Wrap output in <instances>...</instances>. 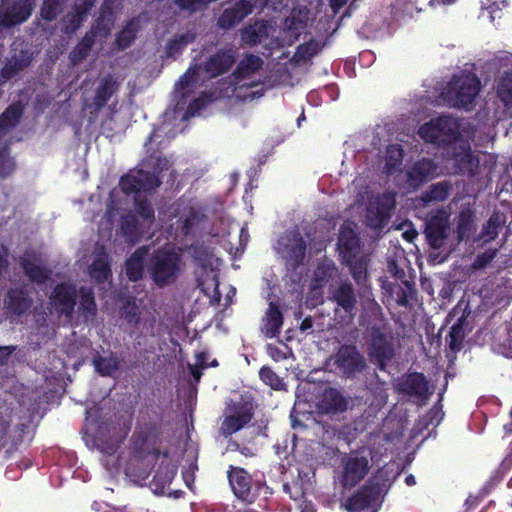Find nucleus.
<instances>
[{"mask_svg":"<svg viewBox=\"0 0 512 512\" xmlns=\"http://www.w3.org/2000/svg\"><path fill=\"white\" fill-rule=\"evenodd\" d=\"M254 416L252 405L237 403L229 409L220 426V434L227 438L243 429L251 422Z\"/></svg>","mask_w":512,"mask_h":512,"instance_id":"ddd939ff","label":"nucleus"},{"mask_svg":"<svg viewBox=\"0 0 512 512\" xmlns=\"http://www.w3.org/2000/svg\"><path fill=\"white\" fill-rule=\"evenodd\" d=\"M404 173L408 188L417 190L438 175V164L431 158L422 157L406 165Z\"/></svg>","mask_w":512,"mask_h":512,"instance_id":"f8f14e48","label":"nucleus"},{"mask_svg":"<svg viewBox=\"0 0 512 512\" xmlns=\"http://www.w3.org/2000/svg\"><path fill=\"white\" fill-rule=\"evenodd\" d=\"M78 290L74 284L60 282L55 285L50 295V302L59 315L71 318L77 304Z\"/></svg>","mask_w":512,"mask_h":512,"instance_id":"4468645a","label":"nucleus"},{"mask_svg":"<svg viewBox=\"0 0 512 512\" xmlns=\"http://www.w3.org/2000/svg\"><path fill=\"white\" fill-rule=\"evenodd\" d=\"M369 471V462L364 456H350L344 463L342 484L344 487H354Z\"/></svg>","mask_w":512,"mask_h":512,"instance_id":"aec40b11","label":"nucleus"},{"mask_svg":"<svg viewBox=\"0 0 512 512\" xmlns=\"http://www.w3.org/2000/svg\"><path fill=\"white\" fill-rule=\"evenodd\" d=\"M368 356L380 371L395 357L394 334L389 323H370L367 327Z\"/></svg>","mask_w":512,"mask_h":512,"instance_id":"f03ea898","label":"nucleus"},{"mask_svg":"<svg viewBox=\"0 0 512 512\" xmlns=\"http://www.w3.org/2000/svg\"><path fill=\"white\" fill-rule=\"evenodd\" d=\"M229 484L235 496L241 501L252 504L260 497L266 500L270 494L269 487L264 481L254 480L243 468L230 465L227 471Z\"/></svg>","mask_w":512,"mask_h":512,"instance_id":"39448f33","label":"nucleus"},{"mask_svg":"<svg viewBox=\"0 0 512 512\" xmlns=\"http://www.w3.org/2000/svg\"><path fill=\"white\" fill-rule=\"evenodd\" d=\"M335 271L336 267L333 263L318 265L314 272L315 282L319 286H323L333 277Z\"/></svg>","mask_w":512,"mask_h":512,"instance_id":"4d7b16f0","label":"nucleus"},{"mask_svg":"<svg viewBox=\"0 0 512 512\" xmlns=\"http://www.w3.org/2000/svg\"><path fill=\"white\" fill-rule=\"evenodd\" d=\"M460 150L452 153V159L454 160L455 172L458 174L474 176L477 173L479 167V158L475 156L468 143H460Z\"/></svg>","mask_w":512,"mask_h":512,"instance_id":"4be33fe9","label":"nucleus"},{"mask_svg":"<svg viewBox=\"0 0 512 512\" xmlns=\"http://www.w3.org/2000/svg\"><path fill=\"white\" fill-rule=\"evenodd\" d=\"M445 130H416L417 134L420 138L435 143L436 139L439 137V134L444 132ZM449 132V135L453 136L454 139L462 136V132L470 135L468 132H475L476 130H446Z\"/></svg>","mask_w":512,"mask_h":512,"instance_id":"864d4df0","label":"nucleus"},{"mask_svg":"<svg viewBox=\"0 0 512 512\" xmlns=\"http://www.w3.org/2000/svg\"><path fill=\"white\" fill-rule=\"evenodd\" d=\"M205 215L197 212L195 210H191L190 213L183 219L182 224V232L184 235H189L192 231L199 226V224L204 220Z\"/></svg>","mask_w":512,"mask_h":512,"instance_id":"6e6d98bb","label":"nucleus"},{"mask_svg":"<svg viewBox=\"0 0 512 512\" xmlns=\"http://www.w3.org/2000/svg\"><path fill=\"white\" fill-rule=\"evenodd\" d=\"M149 253V246L138 247L125 261V274L132 282L143 278L144 262Z\"/></svg>","mask_w":512,"mask_h":512,"instance_id":"a878e982","label":"nucleus"},{"mask_svg":"<svg viewBox=\"0 0 512 512\" xmlns=\"http://www.w3.org/2000/svg\"><path fill=\"white\" fill-rule=\"evenodd\" d=\"M32 5L28 0H18L11 8L7 11L2 19V23L6 27H12L17 24L25 22L31 15Z\"/></svg>","mask_w":512,"mask_h":512,"instance_id":"473e14b6","label":"nucleus"},{"mask_svg":"<svg viewBox=\"0 0 512 512\" xmlns=\"http://www.w3.org/2000/svg\"><path fill=\"white\" fill-rule=\"evenodd\" d=\"M481 89L480 79L473 73L453 75L441 95L451 107L468 108L472 106Z\"/></svg>","mask_w":512,"mask_h":512,"instance_id":"7ed1b4c3","label":"nucleus"},{"mask_svg":"<svg viewBox=\"0 0 512 512\" xmlns=\"http://www.w3.org/2000/svg\"><path fill=\"white\" fill-rule=\"evenodd\" d=\"M162 440V419L153 420L150 416L142 417L131 437V455L133 459L144 461L152 457L154 465L160 456L167 458L168 450L162 451L158 444Z\"/></svg>","mask_w":512,"mask_h":512,"instance_id":"f257e3e1","label":"nucleus"},{"mask_svg":"<svg viewBox=\"0 0 512 512\" xmlns=\"http://www.w3.org/2000/svg\"><path fill=\"white\" fill-rule=\"evenodd\" d=\"M70 0H43L40 8V17L46 22H52L63 13Z\"/></svg>","mask_w":512,"mask_h":512,"instance_id":"37998d69","label":"nucleus"},{"mask_svg":"<svg viewBox=\"0 0 512 512\" xmlns=\"http://www.w3.org/2000/svg\"><path fill=\"white\" fill-rule=\"evenodd\" d=\"M135 193L136 196L134 198V207L136 213L144 220V221H154L155 219V211L151 204V202L147 199L146 196H141Z\"/></svg>","mask_w":512,"mask_h":512,"instance_id":"de8ad7c7","label":"nucleus"},{"mask_svg":"<svg viewBox=\"0 0 512 512\" xmlns=\"http://www.w3.org/2000/svg\"><path fill=\"white\" fill-rule=\"evenodd\" d=\"M369 259L363 253L342 261V264L349 268L350 274L353 280L358 285H362L366 282L368 277L367 267Z\"/></svg>","mask_w":512,"mask_h":512,"instance_id":"c9c22d12","label":"nucleus"},{"mask_svg":"<svg viewBox=\"0 0 512 512\" xmlns=\"http://www.w3.org/2000/svg\"><path fill=\"white\" fill-rule=\"evenodd\" d=\"M170 168L171 163L169 159L159 156L153 165V173L143 169L130 171L120 178L119 185L127 195L137 192H149L161 185L159 175Z\"/></svg>","mask_w":512,"mask_h":512,"instance_id":"20e7f679","label":"nucleus"},{"mask_svg":"<svg viewBox=\"0 0 512 512\" xmlns=\"http://www.w3.org/2000/svg\"><path fill=\"white\" fill-rule=\"evenodd\" d=\"M280 244L281 255L285 262L286 269L295 272L300 266L304 264L307 243L298 229L288 231L282 237Z\"/></svg>","mask_w":512,"mask_h":512,"instance_id":"0eeeda50","label":"nucleus"},{"mask_svg":"<svg viewBox=\"0 0 512 512\" xmlns=\"http://www.w3.org/2000/svg\"><path fill=\"white\" fill-rule=\"evenodd\" d=\"M121 232L126 237H133L138 232V220L135 215H126L121 219Z\"/></svg>","mask_w":512,"mask_h":512,"instance_id":"13d9d810","label":"nucleus"},{"mask_svg":"<svg viewBox=\"0 0 512 512\" xmlns=\"http://www.w3.org/2000/svg\"><path fill=\"white\" fill-rule=\"evenodd\" d=\"M184 47L176 41V39L172 38L168 41L166 45V54L169 57L175 56L176 54H180L183 51Z\"/></svg>","mask_w":512,"mask_h":512,"instance_id":"69168bd1","label":"nucleus"},{"mask_svg":"<svg viewBox=\"0 0 512 512\" xmlns=\"http://www.w3.org/2000/svg\"><path fill=\"white\" fill-rule=\"evenodd\" d=\"M396 200L392 192H384L370 202L366 209V225L374 230L383 229L391 218Z\"/></svg>","mask_w":512,"mask_h":512,"instance_id":"6e6552de","label":"nucleus"},{"mask_svg":"<svg viewBox=\"0 0 512 512\" xmlns=\"http://www.w3.org/2000/svg\"><path fill=\"white\" fill-rule=\"evenodd\" d=\"M204 107V102L201 99L192 100L185 111L184 118L188 119L199 114L200 110Z\"/></svg>","mask_w":512,"mask_h":512,"instance_id":"680f3d73","label":"nucleus"},{"mask_svg":"<svg viewBox=\"0 0 512 512\" xmlns=\"http://www.w3.org/2000/svg\"><path fill=\"white\" fill-rule=\"evenodd\" d=\"M124 435H112L108 439L102 436L96 438L98 448L107 455H113L121 446L124 440Z\"/></svg>","mask_w":512,"mask_h":512,"instance_id":"3c124183","label":"nucleus"},{"mask_svg":"<svg viewBox=\"0 0 512 512\" xmlns=\"http://www.w3.org/2000/svg\"><path fill=\"white\" fill-rule=\"evenodd\" d=\"M348 402L336 388L328 387L319 396L316 408L321 415H336L347 410Z\"/></svg>","mask_w":512,"mask_h":512,"instance_id":"f3484780","label":"nucleus"},{"mask_svg":"<svg viewBox=\"0 0 512 512\" xmlns=\"http://www.w3.org/2000/svg\"><path fill=\"white\" fill-rule=\"evenodd\" d=\"M397 390L418 405L427 404L432 395L427 377L417 371L404 374L398 381Z\"/></svg>","mask_w":512,"mask_h":512,"instance_id":"1a4fd4ad","label":"nucleus"},{"mask_svg":"<svg viewBox=\"0 0 512 512\" xmlns=\"http://www.w3.org/2000/svg\"><path fill=\"white\" fill-rule=\"evenodd\" d=\"M110 32V28L102 25L98 19L96 25H94L88 32L85 33L81 41L72 50L70 57L74 63L81 62L86 59L90 54V51L95 43L97 34L106 37Z\"/></svg>","mask_w":512,"mask_h":512,"instance_id":"412c9836","label":"nucleus"},{"mask_svg":"<svg viewBox=\"0 0 512 512\" xmlns=\"http://www.w3.org/2000/svg\"><path fill=\"white\" fill-rule=\"evenodd\" d=\"M493 258V255H489L487 253H483L477 256L475 260V264L477 267H483L487 265Z\"/></svg>","mask_w":512,"mask_h":512,"instance_id":"774afa93","label":"nucleus"},{"mask_svg":"<svg viewBox=\"0 0 512 512\" xmlns=\"http://www.w3.org/2000/svg\"><path fill=\"white\" fill-rule=\"evenodd\" d=\"M24 114V105L18 101L11 103L0 115V128H15Z\"/></svg>","mask_w":512,"mask_h":512,"instance_id":"79ce46f5","label":"nucleus"},{"mask_svg":"<svg viewBox=\"0 0 512 512\" xmlns=\"http://www.w3.org/2000/svg\"><path fill=\"white\" fill-rule=\"evenodd\" d=\"M283 320V314L279 306L274 302H270L263 319V331L265 335L269 338L277 336L280 333Z\"/></svg>","mask_w":512,"mask_h":512,"instance_id":"72a5a7b5","label":"nucleus"},{"mask_svg":"<svg viewBox=\"0 0 512 512\" xmlns=\"http://www.w3.org/2000/svg\"><path fill=\"white\" fill-rule=\"evenodd\" d=\"M32 62V54L27 49H21L17 54H14L9 60L8 64L2 70V74L6 78H12L19 72L28 68Z\"/></svg>","mask_w":512,"mask_h":512,"instance_id":"f704fd0d","label":"nucleus"},{"mask_svg":"<svg viewBox=\"0 0 512 512\" xmlns=\"http://www.w3.org/2000/svg\"><path fill=\"white\" fill-rule=\"evenodd\" d=\"M176 475V468L171 464H161L153 479L151 485L154 486L156 493H162L169 486Z\"/></svg>","mask_w":512,"mask_h":512,"instance_id":"ea45409f","label":"nucleus"},{"mask_svg":"<svg viewBox=\"0 0 512 512\" xmlns=\"http://www.w3.org/2000/svg\"><path fill=\"white\" fill-rule=\"evenodd\" d=\"M16 169L14 158L10 156V145L6 143L0 148V178L9 177Z\"/></svg>","mask_w":512,"mask_h":512,"instance_id":"09e8293b","label":"nucleus"},{"mask_svg":"<svg viewBox=\"0 0 512 512\" xmlns=\"http://www.w3.org/2000/svg\"><path fill=\"white\" fill-rule=\"evenodd\" d=\"M381 484L378 480L369 479L363 486L355 491L345 502L348 512H367L379 500Z\"/></svg>","mask_w":512,"mask_h":512,"instance_id":"9b49d317","label":"nucleus"},{"mask_svg":"<svg viewBox=\"0 0 512 512\" xmlns=\"http://www.w3.org/2000/svg\"><path fill=\"white\" fill-rule=\"evenodd\" d=\"M87 19L84 15L75 12L71 9L65 17L63 18L64 22V29L63 31L66 34H73L75 33L84 23V21Z\"/></svg>","mask_w":512,"mask_h":512,"instance_id":"603ef678","label":"nucleus"},{"mask_svg":"<svg viewBox=\"0 0 512 512\" xmlns=\"http://www.w3.org/2000/svg\"><path fill=\"white\" fill-rule=\"evenodd\" d=\"M496 93L505 106H512V70L504 72L497 80Z\"/></svg>","mask_w":512,"mask_h":512,"instance_id":"a18cd8bd","label":"nucleus"},{"mask_svg":"<svg viewBox=\"0 0 512 512\" xmlns=\"http://www.w3.org/2000/svg\"><path fill=\"white\" fill-rule=\"evenodd\" d=\"M96 0H76L72 6V10L88 17L90 11L95 6Z\"/></svg>","mask_w":512,"mask_h":512,"instance_id":"052dcab7","label":"nucleus"},{"mask_svg":"<svg viewBox=\"0 0 512 512\" xmlns=\"http://www.w3.org/2000/svg\"><path fill=\"white\" fill-rule=\"evenodd\" d=\"M235 61V51L232 49H219L215 54L207 58L203 64V70L210 78H215L228 72Z\"/></svg>","mask_w":512,"mask_h":512,"instance_id":"6ab92c4d","label":"nucleus"},{"mask_svg":"<svg viewBox=\"0 0 512 512\" xmlns=\"http://www.w3.org/2000/svg\"><path fill=\"white\" fill-rule=\"evenodd\" d=\"M317 53L316 44L313 42L300 44L295 52L298 60L307 61Z\"/></svg>","mask_w":512,"mask_h":512,"instance_id":"bf43d9fd","label":"nucleus"},{"mask_svg":"<svg viewBox=\"0 0 512 512\" xmlns=\"http://www.w3.org/2000/svg\"><path fill=\"white\" fill-rule=\"evenodd\" d=\"M140 29L139 20L136 18L130 19L126 25L120 30L115 39V43L120 50H125L136 39V35Z\"/></svg>","mask_w":512,"mask_h":512,"instance_id":"4c0bfd02","label":"nucleus"},{"mask_svg":"<svg viewBox=\"0 0 512 512\" xmlns=\"http://www.w3.org/2000/svg\"><path fill=\"white\" fill-rule=\"evenodd\" d=\"M465 316L462 315L458 320L452 325L448 335L446 337V341L448 347L453 352H458L462 348V343L465 337L463 325L465 322Z\"/></svg>","mask_w":512,"mask_h":512,"instance_id":"c03bdc74","label":"nucleus"},{"mask_svg":"<svg viewBox=\"0 0 512 512\" xmlns=\"http://www.w3.org/2000/svg\"><path fill=\"white\" fill-rule=\"evenodd\" d=\"M262 64V59L259 56L253 54L247 55L244 59H242L232 73L233 81H231V84L234 85L233 91L238 89V85L241 84L242 80H244L252 73L258 71Z\"/></svg>","mask_w":512,"mask_h":512,"instance_id":"cd10ccee","label":"nucleus"},{"mask_svg":"<svg viewBox=\"0 0 512 512\" xmlns=\"http://www.w3.org/2000/svg\"><path fill=\"white\" fill-rule=\"evenodd\" d=\"M92 365L100 376L111 377L120 369L121 360L113 351H110L108 356H102L97 352L92 358Z\"/></svg>","mask_w":512,"mask_h":512,"instance_id":"c756f323","label":"nucleus"},{"mask_svg":"<svg viewBox=\"0 0 512 512\" xmlns=\"http://www.w3.org/2000/svg\"><path fill=\"white\" fill-rule=\"evenodd\" d=\"M254 5L251 0H238L225 8L217 19L219 28L229 30L238 25L244 18L250 15Z\"/></svg>","mask_w":512,"mask_h":512,"instance_id":"dca6fc26","label":"nucleus"},{"mask_svg":"<svg viewBox=\"0 0 512 512\" xmlns=\"http://www.w3.org/2000/svg\"><path fill=\"white\" fill-rule=\"evenodd\" d=\"M393 294L396 297L397 305L407 308L411 307L413 301L416 300L417 290L414 283L404 280L394 288Z\"/></svg>","mask_w":512,"mask_h":512,"instance_id":"a19ab883","label":"nucleus"},{"mask_svg":"<svg viewBox=\"0 0 512 512\" xmlns=\"http://www.w3.org/2000/svg\"><path fill=\"white\" fill-rule=\"evenodd\" d=\"M77 296H79V315L85 322L93 321L98 313L94 290L91 287L81 286Z\"/></svg>","mask_w":512,"mask_h":512,"instance_id":"bb28decb","label":"nucleus"},{"mask_svg":"<svg viewBox=\"0 0 512 512\" xmlns=\"http://www.w3.org/2000/svg\"><path fill=\"white\" fill-rule=\"evenodd\" d=\"M331 301L341 308L349 321H352L356 315L357 296L351 282H341L332 292Z\"/></svg>","mask_w":512,"mask_h":512,"instance_id":"a211bd4d","label":"nucleus"},{"mask_svg":"<svg viewBox=\"0 0 512 512\" xmlns=\"http://www.w3.org/2000/svg\"><path fill=\"white\" fill-rule=\"evenodd\" d=\"M260 380L273 390H284L286 384L283 379L269 366H262L259 370Z\"/></svg>","mask_w":512,"mask_h":512,"instance_id":"49530a36","label":"nucleus"},{"mask_svg":"<svg viewBox=\"0 0 512 512\" xmlns=\"http://www.w3.org/2000/svg\"><path fill=\"white\" fill-rule=\"evenodd\" d=\"M364 309L370 318L368 325L370 323H388L383 315L382 307L374 299L368 300Z\"/></svg>","mask_w":512,"mask_h":512,"instance_id":"5fc2aeb1","label":"nucleus"},{"mask_svg":"<svg viewBox=\"0 0 512 512\" xmlns=\"http://www.w3.org/2000/svg\"><path fill=\"white\" fill-rule=\"evenodd\" d=\"M90 275L98 283L106 282L112 276L111 260L104 246L96 250L95 258L89 267Z\"/></svg>","mask_w":512,"mask_h":512,"instance_id":"393cba45","label":"nucleus"},{"mask_svg":"<svg viewBox=\"0 0 512 512\" xmlns=\"http://www.w3.org/2000/svg\"><path fill=\"white\" fill-rule=\"evenodd\" d=\"M15 350V346H0V366L7 364Z\"/></svg>","mask_w":512,"mask_h":512,"instance_id":"338daca9","label":"nucleus"},{"mask_svg":"<svg viewBox=\"0 0 512 512\" xmlns=\"http://www.w3.org/2000/svg\"><path fill=\"white\" fill-rule=\"evenodd\" d=\"M240 34L243 43L255 46L268 38L269 25L265 20H258L242 28Z\"/></svg>","mask_w":512,"mask_h":512,"instance_id":"c85d7f7f","label":"nucleus"},{"mask_svg":"<svg viewBox=\"0 0 512 512\" xmlns=\"http://www.w3.org/2000/svg\"><path fill=\"white\" fill-rule=\"evenodd\" d=\"M335 365L346 378H354L367 368L364 355L354 344L340 346L335 355Z\"/></svg>","mask_w":512,"mask_h":512,"instance_id":"9d476101","label":"nucleus"},{"mask_svg":"<svg viewBox=\"0 0 512 512\" xmlns=\"http://www.w3.org/2000/svg\"><path fill=\"white\" fill-rule=\"evenodd\" d=\"M20 266L31 282L44 284L50 279L51 270L38 264L35 259L30 258L27 254L20 259Z\"/></svg>","mask_w":512,"mask_h":512,"instance_id":"7c9ffc66","label":"nucleus"},{"mask_svg":"<svg viewBox=\"0 0 512 512\" xmlns=\"http://www.w3.org/2000/svg\"><path fill=\"white\" fill-rule=\"evenodd\" d=\"M419 128H460V122L448 114H441L424 123Z\"/></svg>","mask_w":512,"mask_h":512,"instance_id":"8fccbe9b","label":"nucleus"},{"mask_svg":"<svg viewBox=\"0 0 512 512\" xmlns=\"http://www.w3.org/2000/svg\"><path fill=\"white\" fill-rule=\"evenodd\" d=\"M173 38L176 39V41H178V43L185 48L188 44H191L195 41L196 34L193 31H187L185 33L176 35Z\"/></svg>","mask_w":512,"mask_h":512,"instance_id":"0e129e2a","label":"nucleus"},{"mask_svg":"<svg viewBox=\"0 0 512 512\" xmlns=\"http://www.w3.org/2000/svg\"><path fill=\"white\" fill-rule=\"evenodd\" d=\"M448 232L449 220L443 211H438L426 221L424 234L431 248H441L448 237Z\"/></svg>","mask_w":512,"mask_h":512,"instance_id":"2eb2a0df","label":"nucleus"},{"mask_svg":"<svg viewBox=\"0 0 512 512\" xmlns=\"http://www.w3.org/2000/svg\"><path fill=\"white\" fill-rule=\"evenodd\" d=\"M471 221L472 218L470 214L461 212L458 222V233L460 239H462L463 234L470 229Z\"/></svg>","mask_w":512,"mask_h":512,"instance_id":"e2e57ef3","label":"nucleus"},{"mask_svg":"<svg viewBox=\"0 0 512 512\" xmlns=\"http://www.w3.org/2000/svg\"><path fill=\"white\" fill-rule=\"evenodd\" d=\"M404 158V150L400 144H391L386 148L383 172L390 176L398 172Z\"/></svg>","mask_w":512,"mask_h":512,"instance_id":"e433bc0d","label":"nucleus"},{"mask_svg":"<svg viewBox=\"0 0 512 512\" xmlns=\"http://www.w3.org/2000/svg\"><path fill=\"white\" fill-rule=\"evenodd\" d=\"M337 247L341 261L362 254L360 239L355 231L350 227H342L340 229Z\"/></svg>","mask_w":512,"mask_h":512,"instance_id":"b1692460","label":"nucleus"},{"mask_svg":"<svg viewBox=\"0 0 512 512\" xmlns=\"http://www.w3.org/2000/svg\"><path fill=\"white\" fill-rule=\"evenodd\" d=\"M452 184L449 181L434 183L421 195V200L425 203L445 201L450 194Z\"/></svg>","mask_w":512,"mask_h":512,"instance_id":"58836bf2","label":"nucleus"},{"mask_svg":"<svg viewBox=\"0 0 512 512\" xmlns=\"http://www.w3.org/2000/svg\"><path fill=\"white\" fill-rule=\"evenodd\" d=\"M7 310L16 316H22L32 306V298L22 287L10 288L4 299Z\"/></svg>","mask_w":512,"mask_h":512,"instance_id":"5701e85b","label":"nucleus"},{"mask_svg":"<svg viewBox=\"0 0 512 512\" xmlns=\"http://www.w3.org/2000/svg\"><path fill=\"white\" fill-rule=\"evenodd\" d=\"M181 257L173 249L159 248L155 250L148 262L152 281L158 287L173 283L180 272Z\"/></svg>","mask_w":512,"mask_h":512,"instance_id":"423d86ee","label":"nucleus"},{"mask_svg":"<svg viewBox=\"0 0 512 512\" xmlns=\"http://www.w3.org/2000/svg\"><path fill=\"white\" fill-rule=\"evenodd\" d=\"M118 87V83L113 79L111 75H107L101 79L93 99L95 111H100L107 105L110 98L118 90Z\"/></svg>","mask_w":512,"mask_h":512,"instance_id":"2f4dec72","label":"nucleus"}]
</instances>
